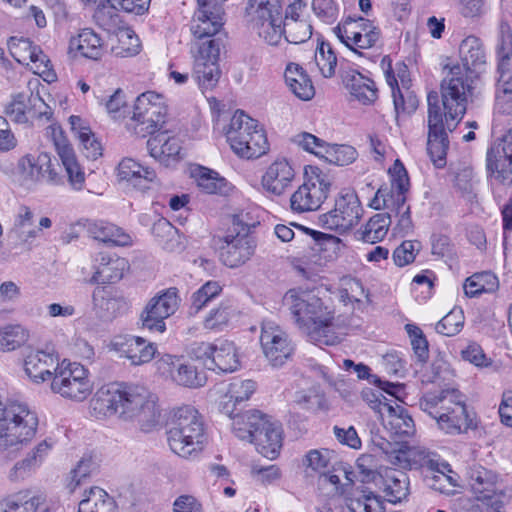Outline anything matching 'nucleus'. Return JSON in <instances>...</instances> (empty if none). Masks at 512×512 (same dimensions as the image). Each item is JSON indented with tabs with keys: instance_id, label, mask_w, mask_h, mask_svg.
I'll return each instance as SVG.
<instances>
[{
	"instance_id": "f257e3e1",
	"label": "nucleus",
	"mask_w": 512,
	"mask_h": 512,
	"mask_svg": "<svg viewBox=\"0 0 512 512\" xmlns=\"http://www.w3.org/2000/svg\"><path fill=\"white\" fill-rule=\"evenodd\" d=\"M90 405L96 415H116L122 421L136 423L143 433L161 427L158 397L143 387L124 383L103 386L95 393Z\"/></svg>"
},
{
	"instance_id": "f03ea898",
	"label": "nucleus",
	"mask_w": 512,
	"mask_h": 512,
	"mask_svg": "<svg viewBox=\"0 0 512 512\" xmlns=\"http://www.w3.org/2000/svg\"><path fill=\"white\" fill-rule=\"evenodd\" d=\"M299 328L320 344L332 345L336 336L331 331L333 315L329 307L315 291L291 289L283 297Z\"/></svg>"
},
{
	"instance_id": "7ed1b4c3",
	"label": "nucleus",
	"mask_w": 512,
	"mask_h": 512,
	"mask_svg": "<svg viewBox=\"0 0 512 512\" xmlns=\"http://www.w3.org/2000/svg\"><path fill=\"white\" fill-rule=\"evenodd\" d=\"M419 407L447 434H460L477 427L475 414L467 410L465 396L456 388L426 392L419 399Z\"/></svg>"
},
{
	"instance_id": "20e7f679",
	"label": "nucleus",
	"mask_w": 512,
	"mask_h": 512,
	"mask_svg": "<svg viewBox=\"0 0 512 512\" xmlns=\"http://www.w3.org/2000/svg\"><path fill=\"white\" fill-rule=\"evenodd\" d=\"M167 440L171 450L181 457H188L202 449L204 427L198 411L186 405L175 410Z\"/></svg>"
},
{
	"instance_id": "39448f33",
	"label": "nucleus",
	"mask_w": 512,
	"mask_h": 512,
	"mask_svg": "<svg viewBox=\"0 0 512 512\" xmlns=\"http://www.w3.org/2000/svg\"><path fill=\"white\" fill-rule=\"evenodd\" d=\"M225 134L231 149L243 158H259L269 148L263 128L242 110L234 113Z\"/></svg>"
},
{
	"instance_id": "423d86ee",
	"label": "nucleus",
	"mask_w": 512,
	"mask_h": 512,
	"mask_svg": "<svg viewBox=\"0 0 512 512\" xmlns=\"http://www.w3.org/2000/svg\"><path fill=\"white\" fill-rule=\"evenodd\" d=\"M250 429L241 428L242 419L235 422L234 434L241 440H246L256 446L257 451L268 459H275L282 448V424L270 416L260 414L250 415Z\"/></svg>"
},
{
	"instance_id": "0eeeda50",
	"label": "nucleus",
	"mask_w": 512,
	"mask_h": 512,
	"mask_svg": "<svg viewBox=\"0 0 512 512\" xmlns=\"http://www.w3.org/2000/svg\"><path fill=\"white\" fill-rule=\"evenodd\" d=\"M460 75V67L455 66L449 69L441 82V98L446 122L460 121L467 109V95L471 93L472 86ZM447 125L449 130L456 128V125L452 128L449 123Z\"/></svg>"
},
{
	"instance_id": "6e6552de",
	"label": "nucleus",
	"mask_w": 512,
	"mask_h": 512,
	"mask_svg": "<svg viewBox=\"0 0 512 512\" xmlns=\"http://www.w3.org/2000/svg\"><path fill=\"white\" fill-rule=\"evenodd\" d=\"M460 75V67L455 66L449 69L441 82V98L446 122L460 121L467 109V95L471 93L472 86ZM447 125L449 130L456 128V125L452 128L449 123Z\"/></svg>"
},
{
	"instance_id": "1a4fd4ad",
	"label": "nucleus",
	"mask_w": 512,
	"mask_h": 512,
	"mask_svg": "<svg viewBox=\"0 0 512 512\" xmlns=\"http://www.w3.org/2000/svg\"><path fill=\"white\" fill-rule=\"evenodd\" d=\"M161 100L162 96L153 91L136 98L132 120L136 122L134 129L137 134L145 137L165 128L167 107Z\"/></svg>"
},
{
	"instance_id": "9d476101",
	"label": "nucleus",
	"mask_w": 512,
	"mask_h": 512,
	"mask_svg": "<svg viewBox=\"0 0 512 512\" xmlns=\"http://www.w3.org/2000/svg\"><path fill=\"white\" fill-rule=\"evenodd\" d=\"M362 207L357 194L351 189H343L335 199L334 209L319 217L321 226L340 234L358 224Z\"/></svg>"
},
{
	"instance_id": "9b49d317",
	"label": "nucleus",
	"mask_w": 512,
	"mask_h": 512,
	"mask_svg": "<svg viewBox=\"0 0 512 512\" xmlns=\"http://www.w3.org/2000/svg\"><path fill=\"white\" fill-rule=\"evenodd\" d=\"M332 31L341 43L360 56L362 53L359 50L373 47L381 34L370 20L350 16L334 27Z\"/></svg>"
},
{
	"instance_id": "f8f14e48",
	"label": "nucleus",
	"mask_w": 512,
	"mask_h": 512,
	"mask_svg": "<svg viewBox=\"0 0 512 512\" xmlns=\"http://www.w3.org/2000/svg\"><path fill=\"white\" fill-rule=\"evenodd\" d=\"M250 226L245 224L240 216L233 217V231L225 237V245L220 249V259L228 267H238L244 264L254 254L255 239L249 235Z\"/></svg>"
},
{
	"instance_id": "ddd939ff",
	"label": "nucleus",
	"mask_w": 512,
	"mask_h": 512,
	"mask_svg": "<svg viewBox=\"0 0 512 512\" xmlns=\"http://www.w3.org/2000/svg\"><path fill=\"white\" fill-rule=\"evenodd\" d=\"M51 389L63 397L83 401L92 393L93 386L84 366L70 363L65 368H55Z\"/></svg>"
},
{
	"instance_id": "4468645a",
	"label": "nucleus",
	"mask_w": 512,
	"mask_h": 512,
	"mask_svg": "<svg viewBox=\"0 0 512 512\" xmlns=\"http://www.w3.org/2000/svg\"><path fill=\"white\" fill-rule=\"evenodd\" d=\"M194 55V77L202 89H212L220 78L218 65L221 43L218 39L195 43L192 47Z\"/></svg>"
},
{
	"instance_id": "2eb2a0df",
	"label": "nucleus",
	"mask_w": 512,
	"mask_h": 512,
	"mask_svg": "<svg viewBox=\"0 0 512 512\" xmlns=\"http://www.w3.org/2000/svg\"><path fill=\"white\" fill-rule=\"evenodd\" d=\"M179 307L177 288H169L154 296L140 315L142 328L151 332L163 333L166 330L165 319L173 315Z\"/></svg>"
},
{
	"instance_id": "dca6fc26",
	"label": "nucleus",
	"mask_w": 512,
	"mask_h": 512,
	"mask_svg": "<svg viewBox=\"0 0 512 512\" xmlns=\"http://www.w3.org/2000/svg\"><path fill=\"white\" fill-rule=\"evenodd\" d=\"M197 3L199 8L194 14L191 25V32L198 39L196 43L207 42L210 39H218L222 43L221 39L215 36L223 25V7L215 3L211 4L207 0H197Z\"/></svg>"
},
{
	"instance_id": "f3484780",
	"label": "nucleus",
	"mask_w": 512,
	"mask_h": 512,
	"mask_svg": "<svg viewBox=\"0 0 512 512\" xmlns=\"http://www.w3.org/2000/svg\"><path fill=\"white\" fill-rule=\"evenodd\" d=\"M486 166L495 180L512 184V130L487 151Z\"/></svg>"
},
{
	"instance_id": "a211bd4d",
	"label": "nucleus",
	"mask_w": 512,
	"mask_h": 512,
	"mask_svg": "<svg viewBox=\"0 0 512 512\" xmlns=\"http://www.w3.org/2000/svg\"><path fill=\"white\" fill-rule=\"evenodd\" d=\"M199 350L203 351L207 361L208 369H218L224 373H231L240 367L237 350L233 342L228 340L219 341L216 344L202 343Z\"/></svg>"
},
{
	"instance_id": "6ab92c4d",
	"label": "nucleus",
	"mask_w": 512,
	"mask_h": 512,
	"mask_svg": "<svg viewBox=\"0 0 512 512\" xmlns=\"http://www.w3.org/2000/svg\"><path fill=\"white\" fill-rule=\"evenodd\" d=\"M260 342L266 358L275 367L282 366L293 352L287 334L278 327L264 326Z\"/></svg>"
},
{
	"instance_id": "aec40b11",
	"label": "nucleus",
	"mask_w": 512,
	"mask_h": 512,
	"mask_svg": "<svg viewBox=\"0 0 512 512\" xmlns=\"http://www.w3.org/2000/svg\"><path fill=\"white\" fill-rule=\"evenodd\" d=\"M112 346L121 357H126L133 365L148 363L156 353V347L152 343L132 335L115 337Z\"/></svg>"
},
{
	"instance_id": "412c9836",
	"label": "nucleus",
	"mask_w": 512,
	"mask_h": 512,
	"mask_svg": "<svg viewBox=\"0 0 512 512\" xmlns=\"http://www.w3.org/2000/svg\"><path fill=\"white\" fill-rule=\"evenodd\" d=\"M389 174L391 176V188L381 186L372 199L371 206L377 210L381 209L380 202H390V199L396 201L401 197L407 198L406 193L410 189V180L404 165L399 159L389 168Z\"/></svg>"
},
{
	"instance_id": "4be33fe9",
	"label": "nucleus",
	"mask_w": 512,
	"mask_h": 512,
	"mask_svg": "<svg viewBox=\"0 0 512 512\" xmlns=\"http://www.w3.org/2000/svg\"><path fill=\"white\" fill-rule=\"evenodd\" d=\"M459 57L461 60V65H453L451 68L455 66H459L461 69V75L463 79L471 86L468 81L467 75H464L463 70L466 73L477 72L483 67L486 63V54L483 48V44L481 40L476 36H468L459 45Z\"/></svg>"
},
{
	"instance_id": "5701e85b",
	"label": "nucleus",
	"mask_w": 512,
	"mask_h": 512,
	"mask_svg": "<svg viewBox=\"0 0 512 512\" xmlns=\"http://www.w3.org/2000/svg\"><path fill=\"white\" fill-rule=\"evenodd\" d=\"M294 177V169L286 159L276 160L263 175L262 186L267 192L280 196L289 187Z\"/></svg>"
},
{
	"instance_id": "b1692460",
	"label": "nucleus",
	"mask_w": 512,
	"mask_h": 512,
	"mask_svg": "<svg viewBox=\"0 0 512 512\" xmlns=\"http://www.w3.org/2000/svg\"><path fill=\"white\" fill-rule=\"evenodd\" d=\"M55 368H60L57 359L44 351L30 352L24 360L26 374L36 383L52 380Z\"/></svg>"
},
{
	"instance_id": "393cba45",
	"label": "nucleus",
	"mask_w": 512,
	"mask_h": 512,
	"mask_svg": "<svg viewBox=\"0 0 512 512\" xmlns=\"http://www.w3.org/2000/svg\"><path fill=\"white\" fill-rule=\"evenodd\" d=\"M260 15L251 16L253 30L267 44L276 46L280 43L284 34L283 30V13H272L264 15L260 11Z\"/></svg>"
},
{
	"instance_id": "a878e982",
	"label": "nucleus",
	"mask_w": 512,
	"mask_h": 512,
	"mask_svg": "<svg viewBox=\"0 0 512 512\" xmlns=\"http://www.w3.org/2000/svg\"><path fill=\"white\" fill-rule=\"evenodd\" d=\"M0 512H52V509L42 496L20 491L0 501Z\"/></svg>"
},
{
	"instance_id": "bb28decb",
	"label": "nucleus",
	"mask_w": 512,
	"mask_h": 512,
	"mask_svg": "<svg viewBox=\"0 0 512 512\" xmlns=\"http://www.w3.org/2000/svg\"><path fill=\"white\" fill-rule=\"evenodd\" d=\"M342 81L351 96L364 105L372 104L378 97L374 81L357 70L344 72Z\"/></svg>"
},
{
	"instance_id": "cd10ccee",
	"label": "nucleus",
	"mask_w": 512,
	"mask_h": 512,
	"mask_svg": "<svg viewBox=\"0 0 512 512\" xmlns=\"http://www.w3.org/2000/svg\"><path fill=\"white\" fill-rule=\"evenodd\" d=\"M57 153L65 168L69 184L75 190H81L85 183V173L77 161L72 146L63 137H54Z\"/></svg>"
},
{
	"instance_id": "c85d7f7f",
	"label": "nucleus",
	"mask_w": 512,
	"mask_h": 512,
	"mask_svg": "<svg viewBox=\"0 0 512 512\" xmlns=\"http://www.w3.org/2000/svg\"><path fill=\"white\" fill-rule=\"evenodd\" d=\"M3 414L7 415L8 420L16 422L23 444L30 441L35 436L38 426V417L26 404L11 403L5 407Z\"/></svg>"
},
{
	"instance_id": "c756f323",
	"label": "nucleus",
	"mask_w": 512,
	"mask_h": 512,
	"mask_svg": "<svg viewBox=\"0 0 512 512\" xmlns=\"http://www.w3.org/2000/svg\"><path fill=\"white\" fill-rule=\"evenodd\" d=\"M85 227L90 237L107 245L130 246L132 244L131 236L112 223L105 221L87 222Z\"/></svg>"
},
{
	"instance_id": "7c9ffc66",
	"label": "nucleus",
	"mask_w": 512,
	"mask_h": 512,
	"mask_svg": "<svg viewBox=\"0 0 512 512\" xmlns=\"http://www.w3.org/2000/svg\"><path fill=\"white\" fill-rule=\"evenodd\" d=\"M128 268L129 263L125 258L101 255L96 271L88 280V283L105 284L117 282L122 279L124 272L128 270Z\"/></svg>"
},
{
	"instance_id": "2f4dec72",
	"label": "nucleus",
	"mask_w": 512,
	"mask_h": 512,
	"mask_svg": "<svg viewBox=\"0 0 512 512\" xmlns=\"http://www.w3.org/2000/svg\"><path fill=\"white\" fill-rule=\"evenodd\" d=\"M92 303L96 315L103 321H111L127 307V302L122 296L114 295L103 287L93 291Z\"/></svg>"
},
{
	"instance_id": "473e14b6",
	"label": "nucleus",
	"mask_w": 512,
	"mask_h": 512,
	"mask_svg": "<svg viewBox=\"0 0 512 512\" xmlns=\"http://www.w3.org/2000/svg\"><path fill=\"white\" fill-rule=\"evenodd\" d=\"M118 176L120 180L131 182L141 190L149 189L148 183L156 179V172L143 167L132 158H124L118 165Z\"/></svg>"
},
{
	"instance_id": "72a5a7b5",
	"label": "nucleus",
	"mask_w": 512,
	"mask_h": 512,
	"mask_svg": "<svg viewBox=\"0 0 512 512\" xmlns=\"http://www.w3.org/2000/svg\"><path fill=\"white\" fill-rule=\"evenodd\" d=\"M170 130L164 128L147 141L150 155L160 162H167L179 155L181 146L179 140L169 135Z\"/></svg>"
},
{
	"instance_id": "f704fd0d",
	"label": "nucleus",
	"mask_w": 512,
	"mask_h": 512,
	"mask_svg": "<svg viewBox=\"0 0 512 512\" xmlns=\"http://www.w3.org/2000/svg\"><path fill=\"white\" fill-rule=\"evenodd\" d=\"M103 42L98 34L92 29L85 28L81 32L70 39L69 51H77L81 56L98 60L103 54Z\"/></svg>"
},
{
	"instance_id": "c9c22d12",
	"label": "nucleus",
	"mask_w": 512,
	"mask_h": 512,
	"mask_svg": "<svg viewBox=\"0 0 512 512\" xmlns=\"http://www.w3.org/2000/svg\"><path fill=\"white\" fill-rule=\"evenodd\" d=\"M467 478L475 498L497 491L498 475L479 464L467 469Z\"/></svg>"
},
{
	"instance_id": "e433bc0d",
	"label": "nucleus",
	"mask_w": 512,
	"mask_h": 512,
	"mask_svg": "<svg viewBox=\"0 0 512 512\" xmlns=\"http://www.w3.org/2000/svg\"><path fill=\"white\" fill-rule=\"evenodd\" d=\"M305 181L302 185L307 187L316 199L322 204L328 197L333 177L318 166L308 165L304 170Z\"/></svg>"
},
{
	"instance_id": "4c0bfd02",
	"label": "nucleus",
	"mask_w": 512,
	"mask_h": 512,
	"mask_svg": "<svg viewBox=\"0 0 512 512\" xmlns=\"http://www.w3.org/2000/svg\"><path fill=\"white\" fill-rule=\"evenodd\" d=\"M406 202L407 198L403 197L396 201L390 199V202H380L381 208L389 210L388 213L392 215V218L396 219V225L393 227L394 234L402 236L412 233L414 229L411 208Z\"/></svg>"
},
{
	"instance_id": "58836bf2",
	"label": "nucleus",
	"mask_w": 512,
	"mask_h": 512,
	"mask_svg": "<svg viewBox=\"0 0 512 512\" xmlns=\"http://www.w3.org/2000/svg\"><path fill=\"white\" fill-rule=\"evenodd\" d=\"M78 512H117V505L105 490L91 487L89 491H85Z\"/></svg>"
},
{
	"instance_id": "ea45409f",
	"label": "nucleus",
	"mask_w": 512,
	"mask_h": 512,
	"mask_svg": "<svg viewBox=\"0 0 512 512\" xmlns=\"http://www.w3.org/2000/svg\"><path fill=\"white\" fill-rule=\"evenodd\" d=\"M167 358L171 361L168 363L170 366L169 372L177 384L189 388H198L205 385L207 378L204 372H199L192 365L176 364L171 356H167Z\"/></svg>"
},
{
	"instance_id": "a19ab883",
	"label": "nucleus",
	"mask_w": 512,
	"mask_h": 512,
	"mask_svg": "<svg viewBox=\"0 0 512 512\" xmlns=\"http://www.w3.org/2000/svg\"><path fill=\"white\" fill-rule=\"evenodd\" d=\"M409 483V477L403 471H386L384 492L388 496V501L395 504L405 500L409 495Z\"/></svg>"
},
{
	"instance_id": "79ce46f5",
	"label": "nucleus",
	"mask_w": 512,
	"mask_h": 512,
	"mask_svg": "<svg viewBox=\"0 0 512 512\" xmlns=\"http://www.w3.org/2000/svg\"><path fill=\"white\" fill-rule=\"evenodd\" d=\"M375 397V401L379 402V404H383L387 407L388 413L391 417H393L392 424L397 429V433L404 436H412L414 435L416 429L414 420L412 419V416L408 413V411L399 405H391L388 403V399L383 396L381 393L379 396L381 399L373 394Z\"/></svg>"
},
{
	"instance_id": "37998d69",
	"label": "nucleus",
	"mask_w": 512,
	"mask_h": 512,
	"mask_svg": "<svg viewBox=\"0 0 512 512\" xmlns=\"http://www.w3.org/2000/svg\"><path fill=\"white\" fill-rule=\"evenodd\" d=\"M449 147L445 128L428 130L427 152L436 168L446 165V154Z\"/></svg>"
},
{
	"instance_id": "c03bdc74",
	"label": "nucleus",
	"mask_w": 512,
	"mask_h": 512,
	"mask_svg": "<svg viewBox=\"0 0 512 512\" xmlns=\"http://www.w3.org/2000/svg\"><path fill=\"white\" fill-rule=\"evenodd\" d=\"M53 443L48 440L40 442L23 460L17 462L10 475L11 478L24 477L27 473L40 466L44 458L47 456Z\"/></svg>"
},
{
	"instance_id": "a18cd8bd",
	"label": "nucleus",
	"mask_w": 512,
	"mask_h": 512,
	"mask_svg": "<svg viewBox=\"0 0 512 512\" xmlns=\"http://www.w3.org/2000/svg\"><path fill=\"white\" fill-rule=\"evenodd\" d=\"M53 443L48 440L40 442L23 460L17 462L10 475L11 478L24 477L27 473L40 466L44 458L47 456Z\"/></svg>"
},
{
	"instance_id": "49530a36",
	"label": "nucleus",
	"mask_w": 512,
	"mask_h": 512,
	"mask_svg": "<svg viewBox=\"0 0 512 512\" xmlns=\"http://www.w3.org/2000/svg\"><path fill=\"white\" fill-rule=\"evenodd\" d=\"M196 181L198 187L207 194L227 195L231 189L224 177L205 167L199 168Z\"/></svg>"
},
{
	"instance_id": "de8ad7c7",
	"label": "nucleus",
	"mask_w": 512,
	"mask_h": 512,
	"mask_svg": "<svg viewBox=\"0 0 512 512\" xmlns=\"http://www.w3.org/2000/svg\"><path fill=\"white\" fill-rule=\"evenodd\" d=\"M392 224V215L389 213H378L372 216L364 229L359 231L360 238L367 243L374 244L381 241L387 234Z\"/></svg>"
},
{
	"instance_id": "09e8293b",
	"label": "nucleus",
	"mask_w": 512,
	"mask_h": 512,
	"mask_svg": "<svg viewBox=\"0 0 512 512\" xmlns=\"http://www.w3.org/2000/svg\"><path fill=\"white\" fill-rule=\"evenodd\" d=\"M50 154L41 152L34 160L29 156L22 157L18 161V170L25 181L35 182L43 174L44 166L49 164Z\"/></svg>"
},
{
	"instance_id": "8fccbe9b",
	"label": "nucleus",
	"mask_w": 512,
	"mask_h": 512,
	"mask_svg": "<svg viewBox=\"0 0 512 512\" xmlns=\"http://www.w3.org/2000/svg\"><path fill=\"white\" fill-rule=\"evenodd\" d=\"M152 234L166 250L173 251L181 245L178 230L165 218L153 224Z\"/></svg>"
},
{
	"instance_id": "3c124183",
	"label": "nucleus",
	"mask_w": 512,
	"mask_h": 512,
	"mask_svg": "<svg viewBox=\"0 0 512 512\" xmlns=\"http://www.w3.org/2000/svg\"><path fill=\"white\" fill-rule=\"evenodd\" d=\"M306 232L312 237L314 241L313 250L326 253L325 258L332 259L337 256L341 247L342 241L331 234H326L320 231L307 228Z\"/></svg>"
},
{
	"instance_id": "603ef678",
	"label": "nucleus",
	"mask_w": 512,
	"mask_h": 512,
	"mask_svg": "<svg viewBox=\"0 0 512 512\" xmlns=\"http://www.w3.org/2000/svg\"><path fill=\"white\" fill-rule=\"evenodd\" d=\"M335 458V453L329 449H312L309 450L302 459V466L306 470L324 474Z\"/></svg>"
},
{
	"instance_id": "864d4df0",
	"label": "nucleus",
	"mask_w": 512,
	"mask_h": 512,
	"mask_svg": "<svg viewBox=\"0 0 512 512\" xmlns=\"http://www.w3.org/2000/svg\"><path fill=\"white\" fill-rule=\"evenodd\" d=\"M283 30L286 41L291 44L304 43L312 36V25L308 19L283 22Z\"/></svg>"
},
{
	"instance_id": "5fc2aeb1",
	"label": "nucleus",
	"mask_w": 512,
	"mask_h": 512,
	"mask_svg": "<svg viewBox=\"0 0 512 512\" xmlns=\"http://www.w3.org/2000/svg\"><path fill=\"white\" fill-rule=\"evenodd\" d=\"M28 337V332L21 325H6L0 330V348L4 351L15 350L23 345Z\"/></svg>"
},
{
	"instance_id": "6e6d98bb",
	"label": "nucleus",
	"mask_w": 512,
	"mask_h": 512,
	"mask_svg": "<svg viewBox=\"0 0 512 512\" xmlns=\"http://www.w3.org/2000/svg\"><path fill=\"white\" fill-rule=\"evenodd\" d=\"M357 151L354 147L349 145H330L326 143L324 152L321 158L327 162L336 164L338 166H345L357 158Z\"/></svg>"
},
{
	"instance_id": "4d7b16f0",
	"label": "nucleus",
	"mask_w": 512,
	"mask_h": 512,
	"mask_svg": "<svg viewBox=\"0 0 512 512\" xmlns=\"http://www.w3.org/2000/svg\"><path fill=\"white\" fill-rule=\"evenodd\" d=\"M17 427L6 414L0 415V450L18 449L23 444Z\"/></svg>"
},
{
	"instance_id": "13d9d810",
	"label": "nucleus",
	"mask_w": 512,
	"mask_h": 512,
	"mask_svg": "<svg viewBox=\"0 0 512 512\" xmlns=\"http://www.w3.org/2000/svg\"><path fill=\"white\" fill-rule=\"evenodd\" d=\"M349 500L347 508L350 512H385V507L380 496L373 492L366 493Z\"/></svg>"
},
{
	"instance_id": "bf43d9fd",
	"label": "nucleus",
	"mask_w": 512,
	"mask_h": 512,
	"mask_svg": "<svg viewBox=\"0 0 512 512\" xmlns=\"http://www.w3.org/2000/svg\"><path fill=\"white\" fill-rule=\"evenodd\" d=\"M314 59L315 64L324 77L330 78L334 75L337 57L329 43L322 41L318 45Z\"/></svg>"
},
{
	"instance_id": "052dcab7",
	"label": "nucleus",
	"mask_w": 512,
	"mask_h": 512,
	"mask_svg": "<svg viewBox=\"0 0 512 512\" xmlns=\"http://www.w3.org/2000/svg\"><path fill=\"white\" fill-rule=\"evenodd\" d=\"M119 45L112 47L114 55L131 57L139 53L140 42L137 35L130 29L121 30L117 34Z\"/></svg>"
},
{
	"instance_id": "680f3d73",
	"label": "nucleus",
	"mask_w": 512,
	"mask_h": 512,
	"mask_svg": "<svg viewBox=\"0 0 512 512\" xmlns=\"http://www.w3.org/2000/svg\"><path fill=\"white\" fill-rule=\"evenodd\" d=\"M321 205L318 199L304 185H301L290 198L291 209L299 213L317 210Z\"/></svg>"
},
{
	"instance_id": "e2e57ef3",
	"label": "nucleus",
	"mask_w": 512,
	"mask_h": 512,
	"mask_svg": "<svg viewBox=\"0 0 512 512\" xmlns=\"http://www.w3.org/2000/svg\"><path fill=\"white\" fill-rule=\"evenodd\" d=\"M221 292V286L216 281H208L192 294L190 313H198L209 301Z\"/></svg>"
},
{
	"instance_id": "0e129e2a",
	"label": "nucleus",
	"mask_w": 512,
	"mask_h": 512,
	"mask_svg": "<svg viewBox=\"0 0 512 512\" xmlns=\"http://www.w3.org/2000/svg\"><path fill=\"white\" fill-rule=\"evenodd\" d=\"M505 490L499 489L492 493L479 496L476 499V508L479 512H505Z\"/></svg>"
},
{
	"instance_id": "69168bd1",
	"label": "nucleus",
	"mask_w": 512,
	"mask_h": 512,
	"mask_svg": "<svg viewBox=\"0 0 512 512\" xmlns=\"http://www.w3.org/2000/svg\"><path fill=\"white\" fill-rule=\"evenodd\" d=\"M33 212L27 206H22L19 210L14 228L18 236L23 241H28L30 238H35L38 230L34 226Z\"/></svg>"
},
{
	"instance_id": "338daca9",
	"label": "nucleus",
	"mask_w": 512,
	"mask_h": 512,
	"mask_svg": "<svg viewBox=\"0 0 512 512\" xmlns=\"http://www.w3.org/2000/svg\"><path fill=\"white\" fill-rule=\"evenodd\" d=\"M464 325L462 310H452L435 326L437 333L451 337L458 334Z\"/></svg>"
},
{
	"instance_id": "774afa93",
	"label": "nucleus",
	"mask_w": 512,
	"mask_h": 512,
	"mask_svg": "<svg viewBox=\"0 0 512 512\" xmlns=\"http://www.w3.org/2000/svg\"><path fill=\"white\" fill-rule=\"evenodd\" d=\"M497 55L499 63H504V65H508V60L512 56V31L508 22L504 20L499 24Z\"/></svg>"
}]
</instances>
